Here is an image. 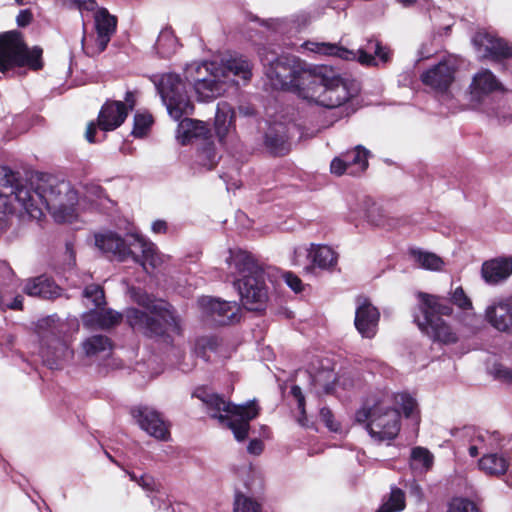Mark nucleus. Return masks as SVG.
<instances>
[{
	"label": "nucleus",
	"instance_id": "f257e3e1",
	"mask_svg": "<svg viewBox=\"0 0 512 512\" xmlns=\"http://www.w3.org/2000/svg\"><path fill=\"white\" fill-rule=\"evenodd\" d=\"M252 76V65L243 56L223 57L220 61L192 62L184 69L185 82L175 73H165L155 80L157 90L168 114L179 121L193 113L194 105L186 91L191 85L200 101L222 95L227 86L246 83Z\"/></svg>",
	"mask_w": 512,
	"mask_h": 512
},
{
	"label": "nucleus",
	"instance_id": "f03ea898",
	"mask_svg": "<svg viewBox=\"0 0 512 512\" xmlns=\"http://www.w3.org/2000/svg\"><path fill=\"white\" fill-rule=\"evenodd\" d=\"M6 187L12 208L10 217L16 215L21 220H40L44 216V209L58 223H71L78 216V192L69 181L48 177L33 187L14 172L13 182Z\"/></svg>",
	"mask_w": 512,
	"mask_h": 512
},
{
	"label": "nucleus",
	"instance_id": "7ed1b4c3",
	"mask_svg": "<svg viewBox=\"0 0 512 512\" xmlns=\"http://www.w3.org/2000/svg\"><path fill=\"white\" fill-rule=\"evenodd\" d=\"M399 406L407 418L417 415V402L407 393L378 392L366 399L355 420L364 423L369 435L377 440H392L400 431Z\"/></svg>",
	"mask_w": 512,
	"mask_h": 512
},
{
	"label": "nucleus",
	"instance_id": "20e7f679",
	"mask_svg": "<svg viewBox=\"0 0 512 512\" xmlns=\"http://www.w3.org/2000/svg\"><path fill=\"white\" fill-rule=\"evenodd\" d=\"M307 88H302L300 98L309 104L324 108H343L346 115L357 109L354 102L360 86L354 79L343 77L328 66H314L312 74H305Z\"/></svg>",
	"mask_w": 512,
	"mask_h": 512
},
{
	"label": "nucleus",
	"instance_id": "39448f33",
	"mask_svg": "<svg viewBox=\"0 0 512 512\" xmlns=\"http://www.w3.org/2000/svg\"><path fill=\"white\" fill-rule=\"evenodd\" d=\"M135 301L140 308L130 307L124 312L127 324L134 331L167 344L180 335L179 319L169 303L147 294L137 295Z\"/></svg>",
	"mask_w": 512,
	"mask_h": 512
},
{
	"label": "nucleus",
	"instance_id": "423d86ee",
	"mask_svg": "<svg viewBox=\"0 0 512 512\" xmlns=\"http://www.w3.org/2000/svg\"><path fill=\"white\" fill-rule=\"evenodd\" d=\"M226 263L242 305L250 311H263L268 301V290L264 273L254 257L241 249L229 250Z\"/></svg>",
	"mask_w": 512,
	"mask_h": 512
},
{
	"label": "nucleus",
	"instance_id": "0eeeda50",
	"mask_svg": "<svg viewBox=\"0 0 512 512\" xmlns=\"http://www.w3.org/2000/svg\"><path fill=\"white\" fill-rule=\"evenodd\" d=\"M96 246L104 253H111L119 261L133 260L150 273L160 267L168 259L161 254L156 245L138 233H129L125 238L114 232H107L95 236Z\"/></svg>",
	"mask_w": 512,
	"mask_h": 512
},
{
	"label": "nucleus",
	"instance_id": "6e6552de",
	"mask_svg": "<svg viewBox=\"0 0 512 512\" xmlns=\"http://www.w3.org/2000/svg\"><path fill=\"white\" fill-rule=\"evenodd\" d=\"M205 406L207 414L217 419L219 424L229 428L237 441L247 438L250 421L259 414V406L255 400L242 405H234L222 396L212 393L205 387H198L193 392Z\"/></svg>",
	"mask_w": 512,
	"mask_h": 512
},
{
	"label": "nucleus",
	"instance_id": "1a4fd4ad",
	"mask_svg": "<svg viewBox=\"0 0 512 512\" xmlns=\"http://www.w3.org/2000/svg\"><path fill=\"white\" fill-rule=\"evenodd\" d=\"M259 57L264 66L265 75L275 89L287 90L300 98L302 88H307L305 74H312L314 66H308L294 56L278 54L263 47Z\"/></svg>",
	"mask_w": 512,
	"mask_h": 512
},
{
	"label": "nucleus",
	"instance_id": "9d476101",
	"mask_svg": "<svg viewBox=\"0 0 512 512\" xmlns=\"http://www.w3.org/2000/svg\"><path fill=\"white\" fill-rule=\"evenodd\" d=\"M302 47L312 53L338 57L344 61H356L364 67H379L391 60L392 51L376 39H369L365 46L357 50L348 49L339 44L306 41Z\"/></svg>",
	"mask_w": 512,
	"mask_h": 512
},
{
	"label": "nucleus",
	"instance_id": "9b49d317",
	"mask_svg": "<svg viewBox=\"0 0 512 512\" xmlns=\"http://www.w3.org/2000/svg\"><path fill=\"white\" fill-rule=\"evenodd\" d=\"M420 314L414 315V321L418 328L434 341L444 344H451L457 341L456 334L439 317L440 315H450L451 306L441 297L420 293L419 294Z\"/></svg>",
	"mask_w": 512,
	"mask_h": 512
},
{
	"label": "nucleus",
	"instance_id": "f8f14e48",
	"mask_svg": "<svg viewBox=\"0 0 512 512\" xmlns=\"http://www.w3.org/2000/svg\"><path fill=\"white\" fill-rule=\"evenodd\" d=\"M64 323L55 316H48L38 321L40 339L39 355L50 369H59L73 358V350L62 337Z\"/></svg>",
	"mask_w": 512,
	"mask_h": 512
},
{
	"label": "nucleus",
	"instance_id": "ddd939ff",
	"mask_svg": "<svg viewBox=\"0 0 512 512\" xmlns=\"http://www.w3.org/2000/svg\"><path fill=\"white\" fill-rule=\"evenodd\" d=\"M41 57L42 49L37 46L29 49L21 33L9 31L0 35V72L24 66L38 70L42 68Z\"/></svg>",
	"mask_w": 512,
	"mask_h": 512
},
{
	"label": "nucleus",
	"instance_id": "4468645a",
	"mask_svg": "<svg viewBox=\"0 0 512 512\" xmlns=\"http://www.w3.org/2000/svg\"><path fill=\"white\" fill-rule=\"evenodd\" d=\"M338 254L328 245L311 243L294 250L293 265L304 266L307 272L313 268L322 270L333 269L337 265Z\"/></svg>",
	"mask_w": 512,
	"mask_h": 512
},
{
	"label": "nucleus",
	"instance_id": "2eb2a0df",
	"mask_svg": "<svg viewBox=\"0 0 512 512\" xmlns=\"http://www.w3.org/2000/svg\"><path fill=\"white\" fill-rule=\"evenodd\" d=\"M94 22L96 29L94 43L90 44L85 36H83L81 40L84 53L91 57L102 53L106 49L112 35L116 31L117 25L116 17L111 15L105 8H99L95 12Z\"/></svg>",
	"mask_w": 512,
	"mask_h": 512
},
{
	"label": "nucleus",
	"instance_id": "dca6fc26",
	"mask_svg": "<svg viewBox=\"0 0 512 512\" xmlns=\"http://www.w3.org/2000/svg\"><path fill=\"white\" fill-rule=\"evenodd\" d=\"M202 317L216 325H227L237 319L239 307L236 302L221 301L209 296L198 300Z\"/></svg>",
	"mask_w": 512,
	"mask_h": 512
},
{
	"label": "nucleus",
	"instance_id": "f3484780",
	"mask_svg": "<svg viewBox=\"0 0 512 512\" xmlns=\"http://www.w3.org/2000/svg\"><path fill=\"white\" fill-rule=\"evenodd\" d=\"M457 61L448 57L425 70L420 79L425 86L439 93H445L455 80Z\"/></svg>",
	"mask_w": 512,
	"mask_h": 512
},
{
	"label": "nucleus",
	"instance_id": "a211bd4d",
	"mask_svg": "<svg viewBox=\"0 0 512 512\" xmlns=\"http://www.w3.org/2000/svg\"><path fill=\"white\" fill-rule=\"evenodd\" d=\"M131 414L140 428L147 434L157 440H169V427L156 410L146 406H139L133 408Z\"/></svg>",
	"mask_w": 512,
	"mask_h": 512
},
{
	"label": "nucleus",
	"instance_id": "6ab92c4d",
	"mask_svg": "<svg viewBox=\"0 0 512 512\" xmlns=\"http://www.w3.org/2000/svg\"><path fill=\"white\" fill-rule=\"evenodd\" d=\"M503 89L501 82L488 69L477 72L469 86L470 102L473 107L484 105L490 95Z\"/></svg>",
	"mask_w": 512,
	"mask_h": 512
},
{
	"label": "nucleus",
	"instance_id": "aec40b11",
	"mask_svg": "<svg viewBox=\"0 0 512 512\" xmlns=\"http://www.w3.org/2000/svg\"><path fill=\"white\" fill-rule=\"evenodd\" d=\"M356 304L355 327L363 338L371 339L377 333L380 313L365 297H358Z\"/></svg>",
	"mask_w": 512,
	"mask_h": 512
},
{
	"label": "nucleus",
	"instance_id": "412c9836",
	"mask_svg": "<svg viewBox=\"0 0 512 512\" xmlns=\"http://www.w3.org/2000/svg\"><path fill=\"white\" fill-rule=\"evenodd\" d=\"M486 321L496 330L512 333V301L509 299L493 300L485 309Z\"/></svg>",
	"mask_w": 512,
	"mask_h": 512
},
{
	"label": "nucleus",
	"instance_id": "4be33fe9",
	"mask_svg": "<svg viewBox=\"0 0 512 512\" xmlns=\"http://www.w3.org/2000/svg\"><path fill=\"white\" fill-rule=\"evenodd\" d=\"M512 275V256H501L485 261L481 276L488 285H498Z\"/></svg>",
	"mask_w": 512,
	"mask_h": 512
},
{
	"label": "nucleus",
	"instance_id": "5701e85b",
	"mask_svg": "<svg viewBox=\"0 0 512 512\" xmlns=\"http://www.w3.org/2000/svg\"><path fill=\"white\" fill-rule=\"evenodd\" d=\"M473 42L479 51H483V57L500 59L512 56V46L505 40L490 33H477L473 38Z\"/></svg>",
	"mask_w": 512,
	"mask_h": 512
},
{
	"label": "nucleus",
	"instance_id": "b1692460",
	"mask_svg": "<svg viewBox=\"0 0 512 512\" xmlns=\"http://www.w3.org/2000/svg\"><path fill=\"white\" fill-rule=\"evenodd\" d=\"M127 117V108L121 101L107 102L98 116V125L104 131L118 128Z\"/></svg>",
	"mask_w": 512,
	"mask_h": 512
},
{
	"label": "nucleus",
	"instance_id": "393cba45",
	"mask_svg": "<svg viewBox=\"0 0 512 512\" xmlns=\"http://www.w3.org/2000/svg\"><path fill=\"white\" fill-rule=\"evenodd\" d=\"M209 132L205 122L185 117L178 124L176 137L181 144L185 145L194 139H202L204 142Z\"/></svg>",
	"mask_w": 512,
	"mask_h": 512
},
{
	"label": "nucleus",
	"instance_id": "a878e982",
	"mask_svg": "<svg viewBox=\"0 0 512 512\" xmlns=\"http://www.w3.org/2000/svg\"><path fill=\"white\" fill-rule=\"evenodd\" d=\"M2 273L9 280L8 283L0 284V309H21L22 308V296L16 295L13 297L17 288V281L14 278V273L11 268L6 265H2Z\"/></svg>",
	"mask_w": 512,
	"mask_h": 512
},
{
	"label": "nucleus",
	"instance_id": "bb28decb",
	"mask_svg": "<svg viewBox=\"0 0 512 512\" xmlns=\"http://www.w3.org/2000/svg\"><path fill=\"white\" fill-rule=\"evenodd\" d=\"M24 291L30 296L52 299L60 295L61 289L52 279L41 275L29 280L24 287Z\"/></svg>",
	"mask_w": 512,
	"mask_h": 512
},
{
	"label": "nucleus",
	"instance_id": "cd10ccee",
	"mask_svg": "<svg viewBox=\"0 0 512 512\" xmlns=\"http://www.w3.org/2000/svg\"><path fill=\"white\" fill-rule=\"evenodd\" d=\"M14 180V172L5 166H0V229L8 225L12 208L9 206V189Z\"/></svg>",
	"mask_w": 512,
	"mask_h": 512
},
{
	"label": "nucleus",
	"instance_id": "c85d7f7f",
	"mask_svg": "<svg viewBox=\"0 0 512 512\" xmlns=\"http://www.w3.org/2000/svg\"><path fill=\"white\" fill-rule=\"evenodd\" d=\"M122 320V315L111 309H94L83 315V324L88 328H110Z\"/></svg>",
	"mask_w": 512,
	"mask_h": 512
},
{
	"label": "nucleus",
	"instance_id": "c756f323",
	"mask_svg": "<svg viewBox=\"0 0 512 512\" xmlns=\"http://www.w3.org/2000/svg\"><path fill=\"white\" fill-rule=\"evenodd\" d=\"M111 340L104 335H93L82 342V350L86 357H107L112 351Z\"/></svg>",
	"mask_w": 512,
	"mask_h": 512
},
{
	"label": "nucleus",
	"instance_id": "7c9ffc66",
	"mask_svg": "<svg viewBox=\"0 0 512 512\" xmlns=\"http://www.w3.org/2000/svg\"><path fill=\"white\" fill-rule=\"evenodd\" d=\"M369 154L370 152L361 145L342 154L348 167V174L356 176L363 173L368 167Z\"/></svg>",
	"mask_w": 512,
	"mask_h": 512
},
{
	"label": "nucleus",
	"instance_id": "2f4dec72",
	"mask_svg": "<svg viewBox=\"0 0 512 512\" xmlns=\"http://www.w3.org/2000/svg\"><path fill=\"white\" fill-rule=\"evenodd\" d=\"M265 145L274 154H284L288 151V135L282 124L269 128L265 135Z\"/></svg>",
	"mask_w": 512,
	"mask_h": 512
},
{
	"label": "nucleus",
	"instance_id": "473e14b6",
	"mask_svg": "<svg viewBox=\"0 0 512 512\" xmlns=\"http://www.w3.org/2000/svg\"><path fill=\"white\" fill-rule=\"evenodd\" d=\"M479 468L487 475L500 476L508 469L507 459L497 453H485L479 460Z\"/></svg>",
	"mask_w": 512,
	"mask_h": 512
},
{
	"label": "nucleus",
	"instance_id": "72a5a7b5",
	"mask_svg": "<svg viewBox=\"0 0 512 512\" xmlns=\"http://www.w3.org/2000/svg\"><path fill=\"white\" fill-rule=\"evenodd\" d=\"M221 346L222 341L216 336L199 337L195 342L194 353L197 357L209 361L212 354L220 352Z\"/></svg>",
	"mask_w": 512,
	"mask_h": 512
},
{
	"label": "nucleus",
	"instance_id": "f704fd0d",
	"mask_svg": "<svg viewBox=\"0 0 512 512\" xmlns=\"http://www.w3.org/2000/svg\"><path fill=\"white\" fill-rule=\"evenodd\" d=\"M177 46L178 41L173 31L169 28L161 30L155 43L157 53L163 58H168L176 52Z\"/></svg>",
	"mask_w": 512,
	"mask_h": 512
},
{
	"label": "nucleus",
	"instance_id": "c9c22d12",
	"mask_svg": "<svg viewBox=\"0 0 512 512\" xmlns=\"http://www.w3.org/2000/svg\"><path fill=\"white\" fill-rule=\"evenodd\" d=\"M410 256L419 267L427 270H441L444 264L443 260L436 254L421 249H411Z\"/></svg>",
	"mask_w": 512,
	"mask_h": 512
},
{
	"label": "nucleus",
	"instance_id": "e433bc0d",
	"mask_svg": "<svg viewBox=\"0 0 512 512\" xmlns=\"http://www.w3.org/2000/svg\"><path fill=\"white\" fill-rule=\"evenodd\" d=\"M219 160L218 153L212 142L205 140L196 154V163L206 170L213 169Z\"/></svg>",
	"mask_w": 512,
	"mask_h": 512
},
{
	"label": "nucleus",
	"instance_id": "4c0bfd02",
	"mask_svg": "<svg viewBox=\"0 0 512 512\" xmlns=\"http://www.w3.org/2000/svg\"><path fill=\"white\" fill-rule=\"evenodd\" d=\"M234 112L230 105L226 102L218 103L215 114V129L220 138L227 133L233 119Z\"/></svg>",
	"mask_w": 512,
	"mask_h": 512
},
{
	"label": "nucleus",
	"instance_id": "58836bf2",
	"mask_svg": "<svg viewBox=\"0 0 512 512\" xmlns=\"http://www.w3.org/2000/svg\"><path fill=\"white\" fill-rule=\"evenodd\" d=\"M405 493L400 488L391 487L390 494L376 512H400L405 508Z\"/></svg>",
	"mask_w": 512,
	"mask_h": 512
},
{
	"label": "nucleus",
	"instance_id": "ea45409f",
	"mask_svg": "<svg viewBox=\"0 0 512 512\" xmlns=\"http://www.w3.org/2000/svg\"><path fill=\"white\" fill-rule=\"evenodd\" d=\"M474 440L482 446L484 454L492 453L494 450L502 447V437L497 431H478L474 436Z\"/></svg>",
	"mask_w": 512,
	"mask_h": 512
},
{
	"label": "nucleus",
	"instance_id": "a19ab883",
	"mask_svg": "<svg viewBox=\"0 0 512 512\" xmlns=\"http://www.w3.org/2000/svg\"><path fill=\"white\" fill-rule=\"evenodd\" d=\"M433 464V455L425 448L415 447L411 452V467L415 470L427 471Z\"/></svg>",
	"mask_w": 512,
	"mask_h": 512
},
{
	"label": "nucleus",
	"instance_id": "79ce46f5",
	"mask_svg": "<svg viewBox=\"0 0 512 512\" xmlns=\"http://www.w3.org/2000/svg\"><path fill=\"white\" fill-rule=\"evenodd\" d=\"M106 200L107 197L102 187L94 184L86 186L83 201H87L91 208L98 209L102 207Z\"/></svg>",
	"mask_w": 512,
	"mask_h": 512
},
{
	"label": "nucleus",
	"instance_id": "37998d69",
	"mask_svg": "<svg viewBox=\"0 0 512 512\" xmlns=\"http://www.w3.org/2000/svg\"><path fill=\"white\" fill-rule=\"evenodd\" d=\"M234 512H262L261 505L251 497L240 492L236 493L234 499Z\"/></svg>",
	"mask_w": 512,
	"mask_h": 512
},
{
	"label": "nucleus",
	"instance_id": "c03bdc74",
	"mask_svg": "<svg viewBox=\"0 0 512 512\" xmlns=\"http://www.w3.org/2000/svg\"><path fill=\"white\" fill-rule=\"evenodd\" d=\"M153 123V118L147 113H138L134 116V127L132 134L135 137H143L147 134Z\"/></svg>",
	"mask_w": 512,
	"mask_h": 512
},
{
	"label": "nucleus",
	"instance_id": "a18cd8bd",
	"mask_svg": "<svg viewBox=\"0 0 512 512\" xmlns=\"http://www.w3.org/2000/svg\"><path fill=\"white\" fill-rule=\"evenodd\" d=\"M83 297L91 302L95 308H100L105 304V295L99 285H89L83 291Z\"/></svg>",
	"mask_w": 512,
	"mask_h": 512
},
{
	"label": "nucleus",
	"instance_id": "49530a36",
	"mask_svg": "<svg viewBox=\"0 0 512 512\" xmlns=\"http://www.w3.org/2000/svg\"><path fill=\"white\" fill-rule=\"evenodd\" d=\"M313 381L326 393H330L334 389L335 375L332 370L323 369L313 376Z\"/></svg>",
	"mask_w": 512,
	"mask_h": 512
},
{
	"label": "nucleus",
	"instance_id": "de8ad7c7",
	"mask_svg": "<svg viewBox=\"0 0 512 512\" xmlns=\"http://www.w3.org/2000/svg\"><path fill=\"white\" fill-rule=\"evenodd\" d=\"M447 512H480L476 504L462 497L453 498L449 503Z\"/></svg>",
	"mask_w": 512,
	"mask_h": 512
},
{
	"label": "nucleus",
	"instance_id": "09e8293b",
	"mask_svg": "<svg viewBox=\"0 0 512 512\" xmlns=\"http://www.w3.org/2000/svg\"><path fill=\"white\" fill-rule=\"evenodd\" d=\"M291 394L297 400L298 409L300 410L301 416L298 418V423L303 427H308V420L305 411V397L299 386L294 385L291 387Z\"/></svg>",
	"mask_w": 512,
	"mask_h": 512
},
{
	"label": "nucleus",
	"instance_id": "8fccbe9b",
	"mask_svg": "<svg viewBox=\"0 0 512 512\" xmlns=\"http://www.w3.org/2000/svg\"><path fill=\"white\" fill-rule=\"evenodd\" d=\"M451 301L453 304L463 310L471 309L472 302L465 294L462 287H457L451 294Z\"/></svg>",
	"mask_w": 512,
	"mask_h": 512
},
{
	"label": "nucleus",
	"instance_id": "3c124183",
	"mask_svg": "<svg viewBox=\"0 0 512 512\" xmlns=\"http://www.w3.org/2000/svg\"><path fill=\"white\" fill-rule=\"evenodd\" d=\"M485 111L504 121L512 120V112L509 111L506 101H501L496 108L485 109Z\"/></svg>",
	"mask_w": 512,
	"mask_h": 512
},
{
	"label": "nucleus",
	"instance_id": "603ef678",
	"mask_svg": "<svg viewBox=\"0 0 512 512\" xmlns=\"http://www.w3.org/2000/svg\"><path fill=\"white\" fill-rule=\"evenodd\" d=\"M320 419L330 431L337 432L340 430V424L334 420L329 408L323 407L320 409Z\"/></svg>",
	"mask_w": 512,
	"mask_h": 512
},
{
	"label": "nucleus",
	"instance_id": "864d4df0",
	"mask_svg": "<svg viewBox=\"0 0 512 512\" xmlns=\"http://www.w3.org/2000/svg\"><path fill=\"white\" fill-rule=\"evenodd\" d=\"M491 373L496 379L512 382V369L502 364H495L491 369Z\"/></svg>",
	"mask_w": 512,
	"mask_h": 512
},
{
	"label": "nucleus",
	"instance_id": "5fc2aeb1",
	"mask_svg": "<svg viewBox=\"0 0 512 512\" xmlns=\"http://www.w3.org/2000/svg\"><path fill=\"white\" fill-rule=\"evenodd\" d=\"M285 283L295 292L299 293L303 291L304 284L302 280L292 272H286L283 274Z\"/></svg>",
	"mask_w": 512,
	"mask_h": 512
},
{
	"label": "nucleus",
	"instance_id": "6e6d98bb",
	"mask_svg": "<svg viewBox=\"0 0 512 512\" xmlns=\"http://www.w3.org/2000/svg\"><path fill=\"white\" fill-rule=\"evenodd\" d=\"M330 170L333 174L337 176H341L344 173L348 174V167L343 155H341L340 157H336L331 161Z\"/></svg>",
	"mask_w": 512,
	"mask_h": 512
},
{
	"label": "nucleus",
	"instance_id": "4d7b16f0",
	"mask_svg": "<svg viewBox=\"0 0 512 512\" xmlns=\"http://www.w3.org/2000/svg\"><path fill=\"white\" fill-rule=\"evenodd\" d=\"M130 477L132 480L136 481L144 489H146V490L154 489L155 482L151 476L142 475L140 478H137L136 475L130 474Z\"/></svg>",
	"mask_w": 512,
	"mask_h": 512
},
{
	"label": "nucleus",
	"instance_id": "13d9d810",
	"mask_svg": "<svg viewBox=\"0 0 512 512\" xmlns=\"http://www.w3.org/2000/svg\"><path fill=\"white\" fill-rule=\"evenodd\" d=\"M264 445L263 442L259 439H253L249 442L247 446V451L253 455H260L263 451Z\"/></svg>",
	"mask_w": 512,
	"mask_h": 512
},
{
	"label": "nucleus",
	"instance_id": "bf43d9fd",
	"mask_svg": "<svg viewBox=\"0 0 512 512\" xmlns=\"http://www.w3.org/2000/svg\"><path fill=\"white\" fill-rule=\"evenodd\" d=\"M32 20V13L29 10H22L17 16V24L21 27L27 26Z\"/></svg>",
	"mask_w": 512,
	"mask_h": 512
},
{
	"label": "nucleus",
	"instance_id": "052dcab7",
	"mask_svg": "<svg viewBox=\"0 0 512 512\" xmlns=\"http://www.w3.org/2000/svg\"><path fill=\"white\" fill-rule=\"evenodd\" d=\"M167 229V223L164 220H155L151 225L152 232L156 234H165Z\"/></svg>",
	"mask_w": 512,
	"mask_h": 512
},
{
	"label": "nucleus",
	"instance_id": "680f3d73",
	"mask_svg": "<svg viewBox=\"0 0 512 512\" xmlns=\"http://www.w3.org/2000/svg\"><path fill=\"white\" fill-rule=\"evenodd\" d=\"M434 53V50L431 48H428L427 44H422L419 51H418V60L428 59L431 57Z\"/></svg>",
	"mask_w": 512,
	"mask_h": 512
},
{
	"label": "nucleus",
	"instance_id": "e2e57ef3",
	"mask_svg": "<svg viewBox=\"0 0 512 512\" xmlns=\"http://www.w3.org/2000/svg\"><path fill=\"white\" fill-rule=\"evenodd\" d=\"M480 453H482L484 455V451L482 450V446H480L475 440L474 438L472 439V442L469 446V454L471 457H476L478 456Z\"/></svg>",
	"mask_w": 512,
	"mask_h": 512
},
{
	"label": "nucleus",
	"instance_id": "0e129e2a",
	"mask_svg": "<svg viewBox=\"0 0 512 512\" xmlns=\"http://www.w3.org/2000/svg\"><path fill=\"white\" fill-rule=\"evenodd\" d=\"M95 133H96V125L95 123L91 122L88 124L86 129V139L90 143L96 142L95 140Z\"/></svg>",
	"mask_w": 512,
	"mask_h": 512
},
{
	"label": "nucleus",
	"instance_id": "69168bd1",
	"mask_svg": "<svg viewBox=\"0 0 512 512\" xmlns=\"http://www.w3.org/2000/svg\"><path fill=\"white\" fill-rule=\"evenodd\" d=\"M125 106L128 109H133L134 105H135V98H134V94L130 91H128L126 93V96H125Z\"/></svg>",
	"mask_w": 512,
	"mask_h": 512
},
{
	"label": "nucleus",
	"instance_id": "338daca9",
	"mask_svg": "<svg viewBox=\"0 0 512 512\" xmlns=\"http://www.w3.org/2000/svg\"><path fill=\"white\" fill-rule=\"evenodd\" d=\"M397 2L402 4L404 7H409L413 5L416 2V0H397Z\"/></svg>",
	"mask_w": 512,
	"mask_h": 512
},
{
	"label": "nucleus",
	"instance_id": "774afa93",
	"mask_svg": "<svg viewBox=\"0 0 512 512\" xmlns=\"http://www.w3.org/2000/svg\"><path fill=\"white\" fill-rule=\"evenodd\" d=\"M507 484L512 487V471L509 473V476H508V479H507Z\"/></svg>",
	"mask_w": 512,
	"mask_h": 512
}]
</instances>
